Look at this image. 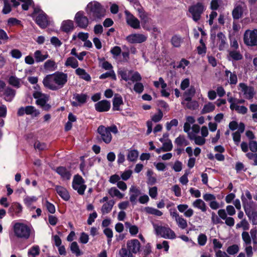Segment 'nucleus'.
<instances>
[{
	"label": "nucleus",
	"instance_id": "1",
	"mask_svg": "<svg viewBox=\"0 0 257 257\" xmlns=\"http://www.w3.org/2000/svg\"><path fill=\"white\" fill-rule=\"evenodd\" d=\"M68 79L67 73L57 71L45 76L43 80V83L45 87L51 90H57L66 85Z\"/></svg>",
	"mask_w": 257,
	"mask_h": 257
},
{
	"label": "nucleus",
	"instance_id": "2",
	"mask_svg": "<svg viewBox=\"0 0 257 257\" xmlns=\"http://www.w3.org/2000/svg\"><path fill=\"white\" fill-rule=\"evenodd\" d=\"M86 11L94 20L101 19L105 15V10L97 2L89 3L87 6Z\"/></svg>",
	"mask_w": 257,
	"mask_h": 257
},
{
	"label": "nucleus",
	"instance_id": "3",
	"mask_svg": "<svg viewBox=\"0 0 257 257\" xmlns=\"http://www.w3.org/2000/svg\"><path fill=\"white\" fill-rule=\"evenodd\" d=\"M97 133L100 136L101 140L105 143L108 144L112 140L111 132L116 134L118 133L117 127L115 125L106 127L104 125H100L97 128Z\"/></svg>",
	"mask_w": 257,
	"mask_h": 257
},
{
	"label": "nucleus",
	"instance_id": "4",
	"mask_svg": "<svg viewBox=\"0 0 257 257\" xmlns=\"http://www.w3.org/2000/svg\"><path fill=\"white\" fill-rule=\"evenodd\" d=\"M243 42L248 47H257V29H247L243 34Z\"/></svg>",
	"mask_w": 257,
	"mask_h": 257
},
{
	"label": "nucleus",
	"instance_id": "5",
	"mask_svg": "<svg viewBox=\"0 0 257 257\" xmlns=\"http://www.w3.org/2000/svg\"><path fill=\"white\" fill-rule=\"evenodd\" d=\"M14 231L18 237L28 239L30 235L31 229L24 223H16L14 226Z\"/></svg>",
	"mask_w": 257,
	"mask_h": 257
},
{
	"label": "nucleus",
	"instance_id": "6",
	"mask_svg": "<svg viewBox=\"0 0 257 257\" xmlns=\"http://www.w3.org/2000/svg\"><path fill=\"white\" fill-rule=\"evenodd\" d=\"M245 197L242 194L241 196L242 205L244 211L248 217H250L252 209L253 207L254 202L252 199V196L249 191H245Z\"/></svg>",
	"mask_w": 257,
	"mask_h": 257
},
{
	"label": "nucleus",
	"instance_id": "7",
	"mask_svg": "<svg viewBox=\"0 0 257 257\" xmlns=\"http://www.w3.org/2000/svg\"><path fill=\"white\" fill-rule=\"evenodd\" d=\"M153 225L157 235L168 239H174L176 237L175 232L169 227L160 226L155 223H153Z\"/></svg>",
	"mask_w": 257,
	"mask_h": 257
},
{
	"label": "nucleus",
	"instance_id": "8",
	"mask_svg": "<svg viewBox=\"0 0 257 257\" xmlns=\"http://www.w3.org/2000/svg\"><path fill=\"white\" fill-rule=\"evenodd\" d=\"M34 97L36 99V104L40 106L44 110L48 111L51 108V105L47 103L49 96L39 91H36L33 94Z\"/></svg>",
	"mask_w": 257,
	"mask_h": 257
},
{
	"label": "nucleus",
	"instance_id": "9",
	"mask_svg": "<svg viewBox=\"0 0 257 257\" xmlns=\"http://www.w3.org/2000/svg\"><path fill=\"white\" fill-rule=\"evenodd\" d=\"M72 187L76 190L80 195H83L86 188V185L84 184V181L81 176L75 175L72 182Z\"/></svg>",
	"mask_w": 257,
	"mask_h": 257
},
{
	"label": "nucleus",
	"instance_id": "10",
	"mask_svg": "<svg viewBox=\"0 0 257 257\" xmlns=\"http://www.w3.org/2000/svg\"><path fill=\"white\" fill-rule=\"evenodd\" d=\"M34 16L36 18V23L42 28H45L48 25V21L45 14L41 10L35 9Z\"/></svg>",
	"mask_w": 257,
	"mask_h": 257
},
{
	"label": "nucleus",
	"instance_id": "11",
	"mask_svg": "<svg viewBox=\"0 0 257 257\" xmlns=\"http://www.w3.org/2000/svg\"><path fill=\"white\" fill-rule=\"evenodd\" d=\"M204 10V6L200 3L191 6L189 9V11L191 14L193 20L196 22L200 19L201 15Z\"/></svg>",
	"mask_w": 257,
	"mask_h": 257
},
{
	"label": "nucleus",
	"instance_id": "12",
	"mask_svg": "<svg viewBox=\"0 0 257 257\" xmlns=\"http://www.w3.org/2000/svg\"><path fill=\"white\" fill-rule=\"evenodd\" d=\"M127 24L132 28L136 29L140 28V21L127 11L124 12Z\"/></svg>",
	"mask_w": 257,
	"mask_h": 257
},
{
	"label": "nucleus",
	"instance_id": "13",
	"mask_svg": "<svg viewBox=\"0 0 257 257\" xmlns=\"http://www.w3.org/2000/svg\"><path fill=\"white\" fill-rule=\"evenodd\" d=\"M239 87L245 98L251 99L253 97L255 92L253 87L248 86L244 83H239Z\"/></svg>",
	"mask_w": 257,
	"mask_h": 257
},
{
	"label": "nucleus",
	"instance_id": "14",
	"mask_svg": "<svg viewBox=\"0 0 257 257\" xmlns=\"http://www.w3.org/2000/svg\"><path fill=\"white\" fill-rule=\"evenodd\" d=\"M126 247L132 253L136 254L140 251L141 245L138 239H133L127 241Z\"/></svg>",
	"mask_w": 257,
	"mask_h": 257
},
{
	"label": "nucleus",
	"instance_id": "15",
	"mask_svg": "<svg viewBox=\"0 0 257 257\" xmlns=\"http://www.w3.org/2000/svg\"><path fill=\"white\" fill-rule=\"evenodd\" d=\"M75 20L78 26L82 28H85L88 25V18L84 15L83 12H78L76 13Z\"/></svg>",
	"mask_w": 257,
	"mask_h": 257
},
{
	"label": "nucleus",
	"instance_id": "16",
	"mask_svg": "<svg viewBox=\"0 0 257 257\" xmlns=\"http://www.w3.org/2000/svg\"><path fill=\"white\" fill-rule=\"evenodd\" d=\"M25 113L28 115L31 114L37 116L40 112L33 106H27L25 107H21L18 109V115L22 116Z\"/></svg>",
	"mask_w": 257,
	"mask_h": 257
},
{
	"label": "nucleus",
	"instance_id": "17",
	"mask_svg": "<svg viewBox=\"0 0 257 257\" xmlns=\"http://www.w3.org/2000/svg\"><path fill=\"white\" fill-rule=\"evenodd\" d=\"M245 7L244 4L242 3L235 5L232 12L233 19L238 20L242 17Z\"/></svg>",
	"mask_w": 257,
	"mask_h": 257
},
{
	"label": "nucleus",
	"instance_id": "18",
	"mask_svg": "<svg viewBox=\"0 0 257 257\" xmlns=\"http://www.w3.org/2000/svg\"><path fill=\"white\" fill-rule=\"evenodd\" d=\"M88 98V96L85 94L83 93H75L73 95V99L75 101L71 102V104L73 106H79L82 104H84Z\"/></svg>",
	"mask_w": 257,
	"mask_h": 257
},
{
	"label": "nucleus",
	"instance_id": "19",
	"mask_svg": "<svg viewBox=\"0 0 257 257\" xmlns=\"http://www.w3.org/2000/svg\"><path fill=\"white\" fill-rule=\"evenodd\" d=\"M147 36L142 34L130 35L126 37L127 41L131 43H141L146 41Z\"/></svg>",
	"mask_w": 257,
	"mask_h": 257
},
{
	"label": "nucleus",
	"instance_id": "20",
	"mask_svg": "<svg viewBox=\"0 0 257 257\" xmlns=\"http://www.w3.org/2000/svg\"><path fill=\"white\" fill-rule=\"evenodd\" d=\"M110 108V103L106 100H101L95 104V108L98 112L107 111Z\"/></svg>",
	"mask_w": 257,
	"mask_h": 257
},
{
	"label": "nucleus",
	"instance_id": "21",
	"mask_svg": "<svg viewBox=\"0 0 257 257\" xmlns=\"http://www.w3.org/2000/svg\"><path fill=\"white\" fill-rule=\"evenodd\" d=\"M138 16L141 20L143 27L144 29H147L146 25L149 23L151 20V19L149 17V15L146 13L143 9H138Z\"/></svg>",
	"mask_w": 257,
	"mask_h": 257
},
{
	"label": "nucleus",
	"instance_id": "22",
	"mask_svg": "<svg viewBox=\"0 0 257 257\" xmlns=\"http://www.w3.org/2000/svg\"><path fill=\"white\" fill-rule=\"evenodd\" d=\"M130 200L134 204H136L138 197L141 194V191L134 186H132L130 189Z\"/></svg>",
	"mask_w": 257,
	"mask_h": 257
},
{
	"label": "nucleus",
	"instance_id": "23",
	"mask_svg": "<svg viewBox=\"0 0 257 257\" xmlns=\"http://www.w3.org/2000/svg\"><path fill=\"white\" fill-rule=\"evenodd\" d=\"M4 7L2 12L4 14H9L11 11V3L13 4L14 7H17L20 5V3L16 0H4Z\"/></svg>",
	"mask_w": 257,
	"mask_h": 257
},
{
	"label": "nucleus",
	"instance_id": "24",
	"mask_svg": "<svg viewBox=\"0 0 257 257\" xmlns=\"http://www.w3.org/2000/svg\"><path fill=\"white\" fill-rule=\"evenodd\" d=\"M55 189L59 195L64 200L68 201L70 199V195L68 191L63 187L56 186Z\"/></svg>",
	"mask_w": 257,
	"mask_h": 257
},
{
	"label": "nucleus",
	"instance_id": "25",
	"mask_svg": "<svg viewBox=\"0 0 257 257\" xmlns=\"http://www.w3.org/2000/svg\"><path fill=\"white\" fill-rule=\"evenodd\" d=\"M56 172L64 180H69L71 177L70 172L65 167H59L57 168Z\"/></svg>",
	"mask_w": 257,
	"mask_h": 257
},
{
	"label": "nucleus",
	"instance_id": "26",
	"mask_svg": "<svg viewBox=\"0 0 257 257\" xmlns=\"http://www.w3.org/2000/svg\"><path fill=\"white\" fill-rule=\"evenodd\" d=\"M34 57L36 61L38 63L44 61L49 57L47 52L44 53L40 50H36L34 54Z\"/></svg>",
	"mask_w": 257,
	"mask_h": 257
},
{
	"label": "nucleus",
	"instance_id": "27",
	"mask_svg": "<svg viewBox=\"0 0 257 257\" xmlns=\"http://www.w3.org/2000/svg\"><path fill=\"white\" fill-rule=\"evenodd\" d=\"M123 103L122 97L118 94H115L112 102L113 109L114 110H119V106Z\"/></svg>",
	"mask_w": 257,
	"mask_h": 257
},
{
	"label": "nucleus",
	"instance_id": "28",
	"mask_svg": "<svg viewBox=\"0 0 257 257\" xmlns=\"http://www.w3.org/2000/svg\"><path fill=\"white\" fill-rule=\"evenodd\" d=\"M16 94L15 90L11 88L10 87L7 88L4 93V99L7 101H11Z\"/></svg>",
	"mask_w": 257,
	"mask_h": 257
},
{
	"label": "nucleus",
	"instance_id": "29",
	"mask_svg": "<svg viewBox=\"0 0 257 257\" xmlns=\"http://www.w3.org/2000/svg\"><path fill=\"white\" fill-rule=\"evenodd\" d=\"M192 205L194 207L197 208L201 210L202 212H206L207 210V206L205 202L201 199H198L195 200Z\"/></svg>",
	"mask_w": 257,
	"mask_h": 257
},
{
	"label": "nucleus",
	"instance_id": "30",
	"mask_svg": "<svg viewBox=\"0 0 257 257\" xmlns=\"http://www.w3.org/2000/svg\"><path fill=\"white\" fill-rule=\"evenodd\" d=\"M225 76L229 78L228 82L230 84H236L237 82V77L235 73L226 70L225 71Z\"/></svg>",
	"mask_w": 257,
	"mask_h": 257
},
{
	"label": "nucleus",
	"instance_id": "31",
	"mask_svg": "<svg viewBox=\"0 0 257 257\" xmlns=\"http://www.w3.org/2000/svg\"><path fill=\"white\" fill-rule=\"evenodd\" d=\"M114 201L113 200H109L105 203L101 207V212L103 214H107L111 210L114 204Z\"/></svg>",
	"mask_w": 257,
	"mask_h": 257
},
{
	"label": "nucleus",
	"instance_id": "32",
	"mask_svg": "<svg viewBox=\"0 0 257 257\" xmlns=\"http://www.w3.org/2000/svg\"><path fill=\"white\" fill-rule=\"evenodd\" d=\"M73 21L71 20H67L63 22L61 28L63 31L68 32L73 30Z\"/></svg>",
	"mask_w": 257,
	"mask_h": 257
},
{
	"label": "nucleus",
	"instance_id": "33",
	"mask_svg": "<svg viewBox=\"0 0 257 257\" xmlns=\"http://www.w3.org/2000/svg\"><path fill=\"white\" fill-rule=\"evenodd\" d=\"M44 68L46 70L54 71L57 69V66L54 61L48 60L44 64Z\"/></svg>",
	"mask_w": 257,
	"mask_h": 257
},
{
	"label": "nucleus",
	"instance_id": "34",
	"mask_svg": "<svg viewBox=\"0 0 257 257\" xmlns=\"http://www.w3.org/2000/svg\"><path fill=\"white\" fill-rule=\"evenodd\" d=\"M217 37L218 39L219 49L220 50H222L226 45V37L221 32L218 33Z\"/></svg>",
	"mask_w": 257,
	"mask_h": 257
},
{
	"label": "nucleus",
	"instance_id": "35",
	"mask_svg": "<svg viewBox=\"0 0 257 257\" xmlns=\"http://www.w3.org/2000/svg\"><path fill=\"white\" fill-rule=\"evenodd\" d=\"M70 250L72 252L75 254L77 256L82 254V252L80 250L79 247L76 241L72 242L70 244Z\"/></svg>",
	"mask_w": 257,
	"mask_h": 257
},
{
	"label": "nucleus",
	"instance_id": "36",
	"mask_svg": "<svg viewBox=\"0 0 257 257\" xmlns=\"http://www.w3.org/2000/svg\"><path fill=\"white\" fill-rule=\"evenodd\" d=\"M65 65L66 66H70L73 68H76L78 66V62L76 58L70 57L67 59Z\"/></svg>",
	"mask_w": 257,
	"mask_h": 257
},
{
	"label": "nucleus",
	"instance_id": "37",
	"mask_svg": "<svg viewBox=\"0 0 257 257\" xmlns=\"http://www.w3.org/2000/svg\"><path fill=\"white\" fill-rule=\"evenodd\" d=\"M75 72L76 74L86 81H89L91 79L90 75L83 69L78 68L75 70Z\"/></svg>",
	"mask_w": 257,
	"mask_h": 257
},
{
	"label": "nucleus",
	"instance_id": "38",
	"mask_svg": "<svg viewBox=\"0 0 257 257\" xmlns=\"http://www.w3.org/2000/svg\"><path fill=\"white\" fill-rule=\"evenodd\" d=\"M132 73L133 71H128L126 70H119L118 71V75H120L121 78L126 81L130 80V78Z\"/></svg>",
	"mask_w": 257,
	"mask_h": 257
},
{
	"label": "nucleus",
	"instance_id": "39",
	"mask_svg": "<svg viewBox=\"0 0 257 257\" xmlns=\"http://www.w3.org/2000/svg\"><path fill=\"white\" fill-rule=\"evenodd\" d=\"M21 79L15 76H11L9 79V83L10 85L18 88L21 86Z\"/></svg>",
	"mask_w": 257,
	"mask_h": 257
},
{
	"label": "nucleus",
	"instance_id": "40",
	"mask_svg": "<svg viewBox=\"0 0 257 257\" xmlns=\"http://www.w3.org/2000/svg\"><path fill=\"white\" fill-rule=\"evenodd\" d=\"M175 144L178 146H187L189 145V142L185 139L184 136H179L175 140Z\"/></svg>",
	"mask_w": 257,
	"mask_h": 257
},
{
	"label": "nucleus",
	"instance_id": "41",
	"mask_svg": "<svg viewBox=\"0 0 257 257\" xmlns=\"http://www.w3.org/2000/svg\"><path fill=\"white\" fill-rule=\"evenodd\" d=\"M109 194L112 197H117L118 198H122L123 197V194H122L118 189L115 187H112L109 189L108 191Z\"/></svg>",
	"mask_w": 257,
	"mask_h": 257
},
{
	"label": "nucleus",
	"instance_id": "42",
	"mask_svg": "<svg viewBox=\"0 0 257 257\" xmlns=\"http://www.w3.org/2000/svg\"><path fill=\"white\" fill-rule=\"evenodd\" d=\"M241 238L243 241V245L251 244L252 238L248 232L243 231L241 233Z\"/></svg>",
	"mask_w": 257,
	"mask_h": 257
},
{
	"label": "nucleus",
	"instance_id": "43",
	"mask_svg": "<svg viewBox=\"0 0 257 257\" xmlns=\"http://www.w3.org/2000/svg\"><path fill=\"white\" fill-rule=\"evenodd\" d=\"M250 234L253 242V247L254 250H257V230L256 229H251Z\"/></svg>",
	"mask_w": 257,
	"mask_h": 257
},
{
	"label": "nucleus",
	"instance_id": "44",
	"mask_svg": "<svg viewBox=\"0 0 257 257\" xmlns=\"http://www.w3.org/2000/svg\"><path fill=\"white\" fill-rule=\"evenodd\" d=\"M215 109V105L212 102H208L205 104L201 110L202 114L209 113L213 111Z\"/></svg>",
	"mask_w": 257,
	"mask_h": 257
},
{
	"label": "nucleus",
	"instance_id": "45",
	"mask_svg": "<svg viewBox=\"0 0 257 257\" xmlns=\"http://www.w3.org/2000/svg\"><path fill=\"white\" fill-rule=\"evenodd\" d=\"M145 210L148 214H153L157 216H160L163 214V213L161 211L150 207H146Z\"/></svg>",
	"mask_w": 257,
	"mask_h": 257
},
{
	"label": "nucleus",
	"instance_id": "46",
	"mask_svg": "<svg viewBox=\"0 0 257 257\" xmlns=\"http://www.w3.org/2000/svg\"><path fill=\"white\" fill-rule=\"evenodd\" d=\"M138 155L139 153L137 150H130L128 151L127 156V160L131 162H134L137 160Z\"/></svg>",
	"mask_w": 257,
	"mask_h": 257
},
{
	"label": "nucleus",
	"instance_id": "47",
	"mask_svg": "<svg viewBox=\"0 0 257 257\" xmlns=\"http://www.w3.org/2000/svg\"><path fill=\"white\" fill-rule=\"evenodd\" d=\"M178 227L182 229H185L187 226V222L186 219L182 216H180L175 220Z\"/></svg>",
	"mask_w": 257,
	"mask_h": 257
},
{
	"label": "nucleus",
	"instance_id": "48",
	"mask_svg": "<svg viewBox=\"0 0 257 257\" xmlns=\"http://www.w3.org/2000/svg\"><path fill=\"white\" fill-rule=\"evenodd\" d=\"M40 249L38 245L33 246L28 251V254L29 255H31L33 257H36L40 253Z\"/></svg>",
	"mask_w": 257,
	"mask_h": 257
},
{
	"label": "nucleus",
	"instance_id": "49",
	"mask_svg": "<svg viewBox=\"0 0 257 257\" xmlns=\"http://www.w3.org/2000/svg\"><path fill=\"white\" fill-rule=\"evenodd\" d=\"M239 250V246L237 244H233L228 246L226 249V251L229 254L234 255L237 253Z\"/></svg>",
	"mask_w": 257,
	"mask_h": 257
},
{
	"label": "nucleus",
	"instance_id": "50",
	"mask_svg": "<svg viewBox=\"0 0 257 257\" xmlns=\"http://www.w3.org/2000/svg\"><path fill=\"white\" fill-rule=\"evenodd\" d=\"M236 228H242L244 230H247L249 228V224L246 219H242L236 225Z\"/></svg>",
	"mask_w": 257,
	"mask_h": 257
},
{
	"label": "nucleus",
	"instance_id": "51",
	"mask_svg": "<svg viewBox=\"0 0 257 257\" xmlns=\"http://www.w3.org/2000/svg\"><path fill=\"white\" fill-rule=\"evenodd\" d=\"M120 257H133V253L125 247H122L119 251Z\"/></svg>",
	"mask_w": 257,
	"mask_h": 257
},
{
	"label": "nucleus",
	"instance_id": "52",
	"mask_svg": "<svg viewBox=\"0 0 257 257\" xmlns=\"http://www.w3.org/2000/svg\"><path fill=\"white\" fill-rule=\"evenodd\" d=\"M107 77H111L114 80H116V75L113 70H111L108 72H106L105 73L101 74L99 76V78L101 79H105Z\"/></svg>",
	"mask_w": 257,
	"mask_h": 257
},
{
	"label": "nucleus",
	"instance_id": "53",
	"mask_svg": "<svg viewBox=\"0 0 257 257\" xmlns=\"http://www.w3.org/2000/svg\"><path fill=\"white\" fill-rule=\"evenodd\" d=\"M9 39V37L6 32L3 29H0V44L6 43Z\"/></svg>",
	"mask_w": 257,
	"mask_h": 257
},
{
	"label": "nucleus",
	"instance_id": "54",
	"mask_svg": "<svg viewBox=\"0 0 257 257\" xmlns=\"http://www.w3.org/2000/svg\"><path fill=\"white\" fill-rule=\"evenodd\" d=\"M181 42V38L178 36H174L171 39V44L173 45V46L175 47H180Z\"/></svg>",
	"mask_w": 257,
	"mask_h": 257
},
{
	"label": "nucleus",
	"instance_id": "55",
	"mask_svg": "<svg viewBox=\"0 0 257 257\" xmlns=\"http://www.w3.org/2000/svg\"><path fill=\"white\" fill-rule=\"evenodd\" d=\"M173 148L172 143L171 140H168L164 143L162 147V150L164 152H168L172 150Z\"/></svg>",
	"mask_w": 257,
	"mask_h": 257
},
{
	"label": "nucleus",
	"instance_id": "56",
	"mask_svg": "<svg viewBox=\"0 0 257 257\" xmlns=\"http://www.w3.org/2000/svg\"><path fill=\"white\" fill-rule=\"evenodd\" d=\"M37 198L35 196H26L24 199V202L25 204L28 206H30L33 202L36 201Z\"/></svg>",
	"mask_w": 257,
	"mask_h": 257
},
{
	"label": "nucleus",
	"instance_id": "57",
	"mask_svg": "<svg viewBox=\"0 0 257 257\" xmlns=\"http://www.w3.org/2000/svg\"><path fill=\"white\" fill-rule=\"evenodd\" d=\"M130 80L133 82L140 81L142 80V77L139 72L133 71V73L130 78Z\"/></svg>",
	"mask_w": 257,
	"mask_h": 257
},
{
	"label": "nucleus",
	"instance_id": "58",
	"mask_svg": "<svg viewBox=\"0 0 257 257\" xmlns=\"http://www.w3.org/2000/svg\"><path fill=\"white\" fill-rule=\"evenodd\" d=\"M229 56L235 60H239L242 58L240 53L236 51H230L229 53Z\"/></svg>",
	"mask_w": 257,
	"mask_h": 257
},
{
	"label": "nucleus",
	"instance_id": "59",
	"mask_svg": "<svg viewBox=\"0 0 257 257\" xmlns=\"http://www.w3.org/2000/svg\"><path fill=\"white\" fill-rule=\"evenodd\" d=\"M121 52V49L120 47L118 46H115L110 50V53L113 55L114 58H116L118 56H119Z\"/></svg>",
	"mask_w": 257,
	"mask_h": 257
},
{
	"label": "nucleus",
	"instance_id": "60",
	"mask_svg": "<svg viewBox=\"0 0 257 257\" xmlns=\"http://www.w3.org/2000/svg\"><path fill=\"white\" fill-rule=\"evenodd\" d=\"M207 241V236L204 234H200L198 237V244L201 246L204 245Z\"/></svg>",
	"mask_w": 257,
	"mask_h": 257
},
{
	"label": "nucleus",
	"instance_id": "61",
	"mask_svg": "<svg viewBox=\"0 0 257 257\" xmlns=\"http://www.w3.org/2000/svg\"><path fill=\"white\" fill-rule=\"evenodd\" d=\"M194 142L197 145L202 146L205 143V139L203 137L195 136Z\"/></svg>",
	"mask_w": 257,
	"mask_h": 257
},
{
	"label": "nucleus",
	"instance_id": "62",
	"mask_svg": "<svg viewBox=\"0 0 257 257\" xmlns=\"http://www.w3.org/2000/svg\"><path fill=\"white\" fill-rule=\"evenodd\" d=\"M163 116V112L161 110H159L157 113L154 114L152 117V120L155 122H159L162 119Z\"/></svg>",
	"mask_w": 257,
	"mask_h": 257
},
{
	"label": "nucleus",
	"instance_id": "63",
	"mask_svg": "<svg viewBox=\"0 0 257 257\" xmlns=\"http://www.w3.org/2000/svg\"><path fill=\"white\" fill-rule=\"evenodd\" d=\"M134 90L135 92L138 93H141L144 90V85L142 83H136L134 87Z\"/></svg>",
	"mask_w": 257,
	"mask_h": 257
},
{
	"label": "nucleus",
	"instance_id": "64",
	"mask_svg": "<svg viewBox=\"0 0 257 257\" xmlns=\"http://www.w3.org/2000/svg\"><path fill=\"white\" fill-rule=\"evenodd\" d=\"M186 106L190 109H195L198 107V103L196 101H192L187 102L186 104Z\"/></svg>",
	"mask_w": 257,
	"mask_h": 257
}]
</instances>
